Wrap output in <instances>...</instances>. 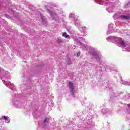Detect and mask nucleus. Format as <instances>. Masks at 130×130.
Masks as SVG:
<instances>
[{
  "instance_id": "nucleus-9",
  "label": "nucleus",
  "mask_w": 130,
  "mask_h": 130,
  "mask_svg": "<svg viewBox=\"0 0 130 130\" xmlns=\"http://www.w3.org/2000/svg\"><path fill=\"white\" fill-rule=\"evenodd\" d=\"M57 42H58V43H61V40H58Z\"/></svg>"
},
{
  "instance_id": "nucleus-1",
  "label": "nucleus",
  "mask_w": 130,
  "mask_h": 130,
  "mask_svg": "<svg viewBox=\"0 0 130 130\" xmlns=\"http://www.w3.org/2000/svg\"><path fill=\"white\" fill-rule=\"evenodd\" d=\"M69 86L72 89L71 92L74 93V92H75V87H74V83H73L72 82H71V81L69 82Z\"/></svg>"
},
{
  "instance_id": "nucleus-7",
  "label": "nucleus",
  "mask_w": 130,
  "mask_h": 130,
  "mask_svg": "<svg viewBox=\"0 0 130 130\" xmlns=\"http://www.w3.org/2000/svg\"><path fill=\"white\" fill-rule=\"evenodd\" d=\"M80 54L81 53L80 52V51H78L77 53V56H79Z\"/></svg>"
},
{
  "instance_id": "nucleus-8",
  "label": "nucleus",
  "mask_w": 130,
  "mask_h": 130,
  "mask_svg": "<svg viewBox=\"0 0 130 130\" xmlns=\"http://www.w3.org/2000/svg\"><path fill=\"white\" fill-rule=\"evenodd\" d=\"M4 119H5V120H7V119H8V117H6V116H4L3 117Z\"/></svg>"
},
{
  "instance_id": "nucleus-3",
  "label": "nucleus",
  "mask_w": 130,
  "mask_h": 130,
  "mask_svg": "<svg viewBox=\"0 0 130 130\" xmlns=\"http://www.w3.org/2000/svg\"><path fill=\"white\" fill-rule=\"evenodd\" d=\"M62 36L63 37H65V38H68V37H69V35L67 34V32L63 33Z\"/></svg>"
},
{
  "instance_id": "nucleus-2",
  "label": "nucleus",
  "mask_w": 130,
  "mask_h": 130,
  "mask_svg": "<svg viewBox=\"0 0 130 130\" xmlns=\"http://www.w3.org/2000/svg\"><path fill=\"white\" fill-rule=\"evenodd\" d=\"M120 18H121V19H122L123 20H130V16L121 15L120 16Z\"/></svg>"
},
{
  "instance_id": "nucleus-6",
  "label": "nucleus",
  "mask_w": 130,
  "mask_h": 130,
  "mask_svg": "<svg viewBox=\"0 0 130 130\" xmlns=\"http://www.w3.org/2000/svg\"><path fill=\"white\" fill-rule=\"evenodd\" d=\"M120 44H121V45H122L123 46H124V45H125V44H124V42L123 41L120 42Z\"/></svg>"
},
{
  "instance_id": "nucleus-5",
  "label": "nucleus",
  "mask_w": 130,
  "mask_h": 130,
  "mask_svg": "<svg viewBox=\"0 0 130 130\" xmlns=\"http://www.w3.org/2000/svg\"><path fill=\"white\" fill-rule=\"evenodd\" d=\"M49 121V119L47 118H46L44 120V123H46V122H48Z\"/></svg>"
},
{
  "instance_id": "nucleus-4",
  "label": "nucleus",
  "mask_w": 130,
  "mask_h": 130,
  "mask_svg": "<svg viewBox=\"0 0 130 130\" xmlns=\"http://www.w3.org/2000/svg\"><path fill=\"white\" fill-rule=\"evenodd\" d=\"M92 55H94V56H95V58H98V57H99V55L96 54L95 53H92Z\"/></svg>"
}]
</instances>
